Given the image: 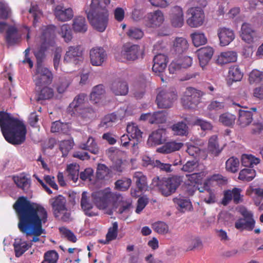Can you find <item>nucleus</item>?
<instances>
[{"mask_svg":"<svg viewBox=\"0 0 263 263\" xmlns=\"http://www.w3.org/2000/svg\"><path fill=\"white\" fill-rule=\"evenodd\" d=\"M13 208L18 219L17 226L20 231L27 239L32 237L29 243L19 238L14 239L15 255L19 257L31 247L32 242L40 241V236L45 234L42 225L47 222L48 213L43 206L30 202L24 196L18 198Z\"/></svg>","mask_w":263,"mask_h":263,"instance_id":"obj_1","label":"nucleus"},{"mask_svg":"<svg viewBox=\"0 0 263 263\" xmlns=\"http://www.w3.org/2000/svg\"><path fill=\"white\" fill-rule=\"evenodd\" d=\"M0 127L6 140L13 145H20L26 139L27 129L23 122L4 111H0Z\"/></svg>","mask_w":263,"mask_h":263,"instance_id":"obj_2","label":"nucleus"},{"mask_svg":"<svg viewBox=\"0 0 263 263\" xmlns=\"http://www.w3.org/2000/svg\"><path fill=\"white\" fill-rule=\"evenodd\" d=\"M181 181L180 177L177 176L162 179L156 177L153 178L152 185L156 187L163 195L168 196L175 192Z\"/></svg>","mask_w":263,"mask_h":263,"instance_id":"obj_3","label":"nucleus"},{"mask_svg":"<svg viewBox=\"0 0 263 263\" xmlns=\"http://www.w3.org/2000/svg\"><path fill=\"white\" fill-rule=\"evenodd\" d=\"M177 98V92L175 88H161L156 96V103L159 108H170Z\"/></svg>","mask_w":263,"mask_h":263,"instance_id":"obj_4","label":"nucleus"},{"mask_svg":"<svg viewBox=\"0 0 263 263\" xmlns=\"http://www.w3.org/2000/svg\"><path fill=\"white\" fill-rule=\"evenodd\" d=\"M87 17L90 25L99 32H103L106 28L108 22V11H86Z\"/></svg>","mask_w":263,"mask_h":263,"instance_id":"obj_5","label":"nucleus"},{"mask_svg":"<svg viewBox=\"0 0 263 263\" xmlns=\"http://www.w3.org/2000/svg\"><path fill=\"white\" fill-rule=\"evenodd\" d=\"M53 74L51 70L44 65H35L33 75V80L37 86L51 84L53 81Z\"/></svg>","mask_w":263,"mask_h":263,"instance_id":"obj_6","label":"nucleus"},{"mask_svg":"<svg viewBox=\"0 0 263 263\" xmlns=\"http://www.w3.org/2000/svg\"><path fill=\"white\" fill-rule=\"evenodd\" d=\"M204 94L194 88L188 87L181 98V103L185 108H194L200 103L201 97Z\"/></svg>","mask_w":263,"mask_h":263,"instance_id":"obj_7","label":"nucleus"},{"mask_svg":"<svg viewBox=\"0 0 263 263\" xmlns=\"http://www.w3.org/2000/svg\"><path fill=\"white\" fill-rule=\"evenodd\" d=\"M239 212L243 218L237 220L235 223V227L241 231L245 230L249 231H252L255 224L253 213L244 206L239 208Z\"/></svg>","mask_w":263,"mask_h":263,"instance_id":"obj_8","label":"nucleus"},{"mask_svg":"<svg viewBox=\"0 0 263 263\" xmlns=\"http://www.w3.org/2000/svg\"><path fill=\"white\" fill-rule=\"evenodd\" d=\"M114 196V193L106 189L95 192L91 194L94 204L100 210L106 209Z\"/></svg>","mask_w":263,"mask_h":263,"instance_id":"obj_9","label":"nucleus"},{"mask_svg":"<svg viewBox=\"0 0 263 263\" xmlns=\"http://www.w3.org/2000/svg\"><path fill=\"white\" fill-rule=\"evenodd\" d=\"M187 24L192 28L202 26L204 22V11L199 7H191L187 11Z\"/></svg>","mask_w":263,"mask_h":263,"instance_id":"obj_10","label":"nucleus"},{"mask_svg":"<svg viewBox=\"0 0 263 263\" xmlns=\"http://www.w3.org/2000/svg\"><path fill=\"white\" fill-rule=\"evenodd\" d=\"M140 46L138 45L125 44L123 46L120 54L116 55V59L121 62L133 61L138 58Z\"/></svg>","mask_w":263,"mask_h":263,"instance_id":"obj_11","label":"nucleus"},{"mask_svg":"<svg viewBox=\"0 0 263 263\" xmlns=\"http://www.w3.org/2000/svg\"><path fill=\"white\" fill-rule=\"evenodd\" d=\"M83 50L81 45L70 46L67 48L64 57V62L78 64L83 60Z\"/></svg>","mask_w":263,"mask_h":263,"instance_id":"obj_12","label":"nucleus"},{"mask_svg":"<svg viewBox=\"0 0 263 263\" xmlns=\"http://www.w3.org/2000/svg\"><path fill=\"white\" fill-rule=\"evenodd\" d=\"M164 21V16L159 10L148 13L143 18L144 25L151 28L159 27Z\"/></svg>","mask_w":263,"mask_h":263,"instance_id":"obj_13","label":"nucleus"},{"mask_svg":"<svg viewBox=\"0 0 263 263\" xmlns=\"http://www.w3.org/2000/svg\"><path fill=\"white\" fill-rule=\"evenodd\" d=\"M111 92L116 96H125L128 92V85L126 81L121 78L113 80L109 86Z\"/></svg>","mask_w":263,"mask_h":263,"instance_id":"obj_14","label":"nucleus"},{"mask_svg":"<svg viewBox=\"0 0 263 263\" xmlns=\"http://www.w3.org/2000/svg\"><path fill=\"white\" fill-rule=\"evenodd\" d=\"M49 203L52 208L55 217H59L61 213L67 210L66 199L62 195H60L51 198L49 200Z\"/></svg>","mask_w":263,"mask_h":263,"instance_id":"obj_15","label":"nucleus"},{"mask_svg":"<svg viewBox=\"0 0 263 263\" xmlns=\"http://www.w3.org/2000/svg\"><path fill=\"white\" fill-rule=\"evenodd\" d=\"M207 174V171H202L199 173H194L186 175L187 178V182H189L188 183L189 185L193 186V190L192 191L188 189V191L190 193L191 195H193L197 189L199 190L197 185H201L203 179Z\"/></svg>","mask_w":263,"mask_h":263,"instance_id":"obj_16","label":"nucleus"},{"mask_svg":"<svg viewBox=\"0 0 263 263\" xmlns=\"http://www.w3.org/2000/svg\"><path fill=\"white\" fill-rule=\"evenodd\" d=\"M90 63L93 66H101L106 60L107 54L102 47L92 48L89 52Z\"/></svg>","mask_w":263,"mask_h":263,"instance_id":"obj_17","label":"nucleus"},{"mask_svg":"<svg viewBox=\"0 0 263 263\" xmlns=\"http://www.w3.org/2000/svg\"><path fill=\"white\" fill-rule=\"evenodd\" d=\"M241 190L239 188L234 187L232 190H227L224 192V196L222 200V204L227 205L232 199L235 204H238L242 201V196L240 193Z\"/></svg>","mask_w":263,"mask_h":263,"instance_id":"obj_18","label":"nucleus"},{"mask_svg":"<svg viewBox=\"0 0 263 263\" xmlns=\"http://www.w3.org/2000/svg\"><path fill=\"white\" fill-rule=\"evenodd\" d=\"M168 58L163 54H158L153 58V71L157 74L160 75L166 69Z\"/></svg>","mask_w":263,"mask_h":263,"instance_id":"obj_19","label":"nucleus"},{"mask_svg":"<svg viewBox=\"0 0 263 263\" xmlns=\"http://www.w3.org/2000/svg\"><path fill=\"white\" fill-rule=\"evenodd\" d=\"M86 98L87 96L84 93H80L77 95L68 107L67 111L68 113L71 116L76 115V112H78L82 107L85 106Z\"/></svg>","mask_w":263,"mask_h":263,"instance_id":"obj_20","label":"nucleus"},{"mask_svg":"<svg viewBox=\"0 0 263 263\" xmlns=\"http://www.w3.org/2000/svg\"><path fill=\"white\" fill-rule=\"evenodd\" d=\"M81 207L85 214L88 217H93L98 215L97 212L92 211L93 204L90 197L87 196L86 192H83L82 194Z\"/></svg>","mask_w":263,"mask_h":263,"instance_id":"obj_21","label":"nucleus"},{"mask_svg":"<svg viewBox=\"0 0 263 263\" xmlns=\"http://www.w3.org/2000/svg\"><path fill=\"white\" fill-rule=\"evenodd\" d=\"M171 22L174 27H181L184 24V16L182 9L178 6L172 8Z\"/></svg>","mask_w":263,"mask_h":263,"instance_id":"obj_22","label":"nucleus"},{"mask_svg":"<svg viewBox=\"0 0 263 263\" xmlns=\"http://www.w3.org/2000/svg\"><path fill=\"white\" fill-rule=\"evenodd\" d=\"M197 53L200 65L203 68L211 59L214 53V50L210 46H206L197 50Z\"/></svg>","mask_w":263,"mask_h":263,"instance_id":"obj_23","label":"nucleus"},{"mask_svg":"<svg viewBox=\"0 0 263 263\" xmlns=\"http://www.w3.org/2000/svg\"><path fill=\"white\" fill-rule=\"evenodd\" d=\"M218 35L220 44L222 46L229 45L235 38L233 31L225 27L220 28L218 29Z\"/></svg>","mask_w":263,"mask_h":263,"instance_id":"obj_24","label":"nucleus"},{"mask_svg":"<svg viewBox=\"0 0 263 263\" xmlns=\"http://www.w3.org/2000/svg\"><path fill=\"white\" fill-rule=\"evenodd\" d=\"M54 12L56 18L61 22L68 21L71 20L73 16L72 9L65 8L62 5L57 6Z\"/></svg>","mask_w":263,"mask_h":263,"instance_id":"obj_25","label":"nucleus"},{"mask_svg":"<svg viewBox=\"0 0 263 263\" xmlns=\"http://www.w3.org/2000/svg\"><path fill=\"white\" fill-rule=\"evenodd\" d=\"M126 131L130 138L134 140L133 143L131 142L132 147H135L138 144L140 139L142 138V132L136 123H130L127 125Z\"/></svg>","mask_w":263,"mask_h":263,"instance_id":"obj_26","label":"nucleus"},{"mask_svg":"<svg viewBox=\"0 0 263 263\" xmlns=\"http://www.w3.org/2000/svg\"><path fill=\"white\" fill-rule=\"evenodd\" d=\"M255 34V31L250 24L247 23L242 24L240 31V36L242 40L247 43H251L253 42Z\"/></svg>","mask_w":263,"mask_h":263,"instance_id":"obj_27","label":"nucleus"},{"mask_svg":"<svg viewBox=\"0 0 263 263\" xmlns=\"http://www.w3.org/2000/svg\"><path fill=\"white\" fill-rule=\"evenodd\" d=\"M182 146L183 143L181 142L171 141L166 142L163 145L158 148L157 152L161 154H170L179 151Z\"/></svg>","mask_w":263,"mask_h":263,"instance_id":"obj_28","label":"nucleus"},{"mask_svg":"<svg viewBox=\"0 0 263 263\" xmlns=\"http://www.w3.org/2000/svg\"><path fill=\"white\" fill-rule=\"evenodd\" d=\"M189 44L183 37H176L174 41L172 51L176 54H182L188 49Z\"/></svg>","mask_w":263,"mask_h":263,"instance_id":"obj_29","label":"nucleus"},{"mask_svg":"<svg viewBox=\"0 0 263 263\" xmlns=\"http://www.w3.org/2000/svg\"><path fill=\"white\" fill-rule=\"evenodd\" d=\"M165 135V130L162 128L158 129L153 132L149 135L148 139V142L151 143L152 145H160L164 143L165 141L164 136Z\"/></svg>","mask_w":263,"mask_h":263,"instance_id":"obj_30","label":"nucleus"},{"mask_svg":"<svg viewBox=\"0 0 263 263\" xmlns=\"http://www.w3.org/2000/svg\"><path fill=\"white\" fill-rule=\"evenodd\" d=\"M253 114L251 111L239 110L237 123L241 127H245L252 122Z\"/></svg>","mask_w":263,"mask_h":263,"instance_id":"obj_31","label":"nucleus"},{"mask_svg":"<svg viewBox=\"0 0 263 263\" xmlns=\"http://www.w3.org/2000/svg\"><path fill=\"white\" fill-rule=\"evenodd\" d=\"M133 180L140 191H146L148 189L147 178L142 172H136L133 175Z\"/></svg>","mask_w":263,"mask_h":263,"instance_id":"obj_32","label":"nucleus"},{"mask_svg":"<svg viewBox=\"0 0 263 263\" xmlns=\"http://www.w3.org/2000/svg\"><path fill=\"white\" fill-rule=\"evenodd\" d=\"M173 134L179 136H186L189 134V127L183 121H179L170 127Z\"/></svg>","mask_w":263,"mask_h":263,"instance_id":"obj_33","label":"nucleus"},{"mask_svg":"<svg viewBox=\"0 0 263 263\" xmlns=\"http://www.w3.org/2000/svg\"><path fill=\"white\" fill-rule=\"evenodd\" d=\"M237 60V53L234 51L221 52L218 57L217 62L219 64L224 65L229 63L234 62Z\"/></svg>","mask_w":263,"mask_h":263,"instance_id":"obj_34","label":"nucleus"},{"mask_svg":"<svg viewBox=\"0 0 263 263\" xmlns=\"http://www.w3.org/2000/svg\"><path fill=\"white\" fill-rule=\"evenodd\" d=\"M13 180L16 186L23 191H27L30 186V179L28 178L24 174L13 176Z\"/></svg>","mask_w":263,"mask_h":263,"instance_id":"obj_35","label":"nucleus"},{"mask_svg":"<svg viewBox=\"0 0 263 263\" xmlns=\"http://www.w3.org/2000/svg\"><path fill=\"white\" fill-rule=\"evenodd\" d=\"M72 28L74 32L84 33L87 30V25L84 17L79 16L74 18Z\"/></svg>","mask_w":263,"mask_h":263,"instance_id":"obj_36","label":"nucleus"},{"mask_svg":"<svg viewBox=\"0 0 263 263\" xmlns=\"http://www.w3.org/2000/svg\"><path fill=\"white\" fill-rule=\"evenodd\" d=\"M80 147L84 150L88 151L93 154H98L99 152V148L93 138L89 137L87 142L81 143Z\"/></svg>","mask_w":263,"mask_h":263,"instance_id":"obj_37","label":"nucleus"},{"mask_svg":"<svg viewBox=\"0 0 263 263\" xmlns=\"http://www.w3.org/2000/svg\"><path fill=\"white\" fill-rule=\"evenodd\" d=\"M19 40L17 29L14 26H10L6 31V40L9 45L16 44Z\"/></svg>","mask_w":263,"mask_h":263,"instance_id":"obj_38","label":"nucleus"},{"mask_svg":"<svg viewBox=\"0 0 263 263\" xmlns=\"http://www.w3.org/2000/svg\"><path fill=\"white\" fill-rule=\"evenodd\" d=\"M79 168L80 166L78 164H70L67 165L66 171L68 172L67 177L69 179L73 181V182H76L79 176Z\"/></svg>","mask_w":263,"mask_h":263,"instance_id":"obj_39","label":"nucleus"},{"mask_svg":"<svg viewBox=\"0 0 263 263\" xmlns=\"http://www.w3.org/2000/svg\"><path fill=\"white\" fill-rule=\"evenodd\" d=\"M110 0H91L90 9L89 11H104L107 10L106 7L110 4Z\"/></svg>","mask_w":263,"mask_h":263,"instance_id":"obj_40","label":"nucleus"},{"mask_svg":"<svg viewBox=\"0 0 263 263\" xmlns=\"http://www.w3.org/2000/svg\"><path fill=\"white\" fill-rule=\"evenodd\" d=\"M117 198L119 200L117 206L118 212L120 214L128 213L132 206V202L129 200H123V197L120 195H119Z\"/></svg>","mask_w":263,"mask_h":263,"instance_id":"obj_41","label":"nucleus"},{"mask_svg":"<svg viewBox=\"0 0 263 263\" xmlns=\"http://www.w3.org/2000/svg\"><path fill=\"white\" fill-rule=\"evenodd\" d=\"M241 164L243 166L249 168L253 167L260 162V159L252 155L243 154L241 156Z\"/></svg>","mask_w":263,"mask_h":263,"instance_id":"obj_42","label":"nucleus"},{"mask_svg":"<svg viewBox=\"0 0 263 263\" xmlns=\"http://www.w3.org/2000/svg\"><path fill=\"white\" fill-rule=\"evenodd\" d=\"M168 114L165 111H158L152 114L151 124H162L166 122Z\"/></svg>","mask_w":263,"mask_h":263,"instance_id":"obj_43","label":"nucleus"},{"mask_svg":"<svg viewBox=\"0 0 263 263\" xmlns=\"http://www.w3.org/2000/svg\"><path fill=\"white\" fill-rule=\"evenodd\" d=\"M256 176L255 171L251 168H244L240 171L238 179L243 181L249 182Z\"/></svg>","mask_w":263,"mask_h":263,"instance_id":"obj_44","label":"nucleus"},{"mask_svg":"<svg viewBox=\"0 0 263 263\" xmlns=\"http://www.w3.org/2000/svg\"><path fill=\"white\" fill-rule=\"evenodd\" d=\"M229 79L233 82L239 81L243 77V73L237 65H234L230 67L228 72Z\"/></svg>","mask_w":263,"mask_h":263,"instance_id":"obj_45","label":"nucleus"},{"mask_svg":"<svg viewBox=\"0 0 263 263\" xmlns=\"http://www.w3.org/2000/svg\"><path fill=\"white\" fill-rule=\"evenodd\" d=\"M194 45L196 47H199L204 45L207 42V39L205 34L203 33L195 32L191 34Z\"/></svg>","mask_w":263,"mask_h":263,"instance_id":"obj_46","label":"nucleus"},{"mask_svg":"<svg viewBox=\"0 0 263 263\" xmlns=\"http://www.w3.org/2000/svg\"><path fill=\"white\" fill-rule=\"evenodd\" d=\"M236 117L230 113L221 114L219 118V121L223 125L228 127L233 126L235 121Z\"/></svg>","mask_w":263,"mask_h":263,"instance_id":"obj_47","label":"nucleus"},{"mask_svg":"<svg viewBox=\"0 0 263 263\" xmlns=\"http://www.w3.org/2000/svg\"><path fill=\"white\" fill-rule=\"evenodd\" d=\"M59 34L66 43L69 42L72 39V30L70 26L68 24H64L61 27Z\"/></svg>","mask_w":263,"mask_h":263,"instance_id":"obj_48","label":"nucleus"},{"mask_svg":"<svg viewBox=\"0 0 263 263\" xmlns=\"http://www.w3.org/2000/svg\"><path fill=\"white\" fill-rule=\"evenodd\" d=\"M105 89L103 85L100 84L95 86L90 95V100L97 103L101 96L105 93Z\"/></svg>","mask_w":263,"mask_h":263,"instance_id":"obj_49","label":"nucleus"},{"mask_svg":"<svg viewBox=\"0 0 263 263\" xmlns=\"http://www.w3.org/2000/svg\"><path fill=\"white\" fill-rule=\"evenodd\" d=\"M239 166V161L238 158L232 157L229 158L226 162V170L229 172L236 173L238 171Z\"/></svg>","mask_w":263,"mask_h":263,"instance_id":"obj_50","label":"nucleus"},{"mask_svg":"<svg viewBox=\"0 0 263 263\" xmlns=\"http://www.w3.org/2000/svg\"><path fill=\"white\" fill-rule=\"evenodd\" d=\"M55 27L54 25L45 26L43 29L41 38L45 41L53 39L55 36Z\"/></svg>","mask_w":263,"mask_h":263,"instance_id":"obj_51","label":"nucleus"},{"mask_svg":"<svg viewBox=\"0 0 263 263\" xmlns=\"http://www.w3.org/2000/svg\"><path fill=\"white\" fill-rule=\"evenodd\" d=\"M59 254L55 250H49L44 254V259L41 263H58Z\"/></svg>","mask_w":263,"mask_h":263,"instance_id":"obj_52","label":"nucleus"},{"mask_svg":"<svg viewBox=\"0 0 263 263\" xmlns=\"http://www.w3.org/2000/svg\"><path fill=\"white\" fill-rule=\"evenodd\" d=\"M249 81L251 84L263 82V71L257 69L253 70L249 74Z\"/></svg>","mask_w":263,"mask_h":263,"instance_id":"obj_53","label":"nucleus"},{"mask_svg":"<svg viewBox=\"0 0 263 263\" xmlns=\"http://www.w3.org/2000/svg\"><path fill=\"white\" fill-rule=\"evenodd\" d=\"M132 184V180L130 178H123L119 179L115 182V187L120 191H126L130 187Z\"/></svg>","mask_w":263,"mask_h":263,"instance_id":"obj_54","label":"nucleus"},{"mask_svg":"<svg viewBox=\"0 0 263 263\" xmlns=\"http://www.w3.org/2000/svg\"><path fill=\"white\" fill-rule=\"evenodd\" d=\"M208 149L212 154L218 155L220 152L218 143V138L216 135H213L209 140Z\"/></svg>","mask_w":263,"mask_h":263,"instance_id":"obj_55","label":"nucleus"},{"mask_svg":"<svg viewBox=\"0 0 263 263\" xmlns=\"http://www.w3.org/2000/svg\"><path fill=\"white\" fill-rule=\"evenodd\" d=\"M73 142L71 140L61 141L59 144L60 149L62 153L63 157H66L68 152L72 148Z\"/></svg>","mask_w":263,"mask_h":263,"instance_id":"obj_56","label":"nucleus"},{"mask_svg":"<svg viewBox=\"0 0 263 263\" xmlns=\"http://www.w3.org/2000/svg\"><path fill=\"white\" fill-rule=\"evenodd\" d=\"M68 124L61 122L59 121L53 122L51 127L52 133H65L67 132Z\"/></svg>","mask_w":263,"mask_h":263,"instance_id":"obj_57","label":"nucleus"},{"mask_svg":"<svg viewBox=\"0 0 263 263\" xmlns=\"http://www.w3.org/2000/svg\"><path fill=\"white\" fill-rule=\"evenodd\" d=\"M117 116L116 114L112 113L106 115L102 120L100 123V126L107 128L111 126L112 123L117 120Z\"/></svg>","mask_w":263,"mask_h":263,"instance_id":"obj_58","label":"nucleus"},{"mask_svg":"<svg viewBox=\"0 0 263 263\" xmlns=\"http://www.w3.org/2000/svg\"><path fill=\"white\" fill-rule=\"evenodd\" d=\"M126 33L130 39L135 40L141 39L144 35V33L141 29L134 27L129 28Z\"/></svg>","mask_w":263,"mask_h":263,"instance_id":"obj_59","label":"nucleus"},{"mask_svg":"<svg viewBox=\"0 0 263 263\" xmlns=\"http://www.w3.org/2000/svg\"><path fill=\"white\" fill-rule=\"evenodd\" d=\"M154 230L158 233L161 234H166L168 231L167 224L162 221H158L153 224Z\"/></svg>","mask_w":263,"mask_h":263,"instance_id":"obj_60","label":"nucleus"},{"mask_svg":"<svg viewBox=\"0 0 263 263\" xmlns=\"http://www.w3.org/2000/svg\"><path fill=\"white\" fill-rule=\"evenodd\" d=\"M53 96V90L48 87H43L39 94L38 99L41 100H48Z\"/></svg>","mask_w":263,"mask_h":263,"instance_id":"obj_61","label":"nucleus"},{"mask_svg":"<svg viewBox=\"0 0 263 263\" xmlns=\"http://www.w3.org/2000/svg\"><path fill=\"white\" fill-rule=\"evenodd\" d=\"M95 111L92 108L86 107L85 106L79 111L76 112V115H73V116H80L83 118H90L93 117Z\"/></svg>","mask_w":263,"mask_h":263,"instance_id":"obj_62","label":"nucleus"},{"mask_svg":"<svg viewBox=\"0 0 263 263\" xmlns=\"http://www.w3.org/2000/svg\"><path fill=\"white\" fill-rule=\"evenodd\" d=\"M59 231L64 237L68 239V241L73 243L77 241V238L71 230L65 227H61L59 228Z\"/></svg>","mask_w":263,"mask_h":263,"instance_id":"obj_63","label":"nucleus"},{"mask_svg":"<svg viewBox=\"0 0 263 263\" xmlns=\"http://www.w3.org/2000/svg\"><path fill=\"white\" fill-rule=\"evenodd\" d=\"M174 202L181 209H187L191 206L189 199L182 197H176L173 199Z\"/></svg>","mask_w":263,"mask_h":263,"instance_id":"obj_64","label":"nucleus"}]
</instances>
